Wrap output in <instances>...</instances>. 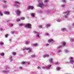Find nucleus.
Masks as SVG:
<instances>
[{"label":"nucleus","instance_id":"nucleus-37","mask_svg":"<svg viewBox=\"0 0 74 74\" xmlns=\"http://www.w3.org/2000/svg\"><path fill=\"white\" fill-rule=\"evenodd\" d=\"M61 46L60 45L59 46H58V48L59 49V48H61Z\"/></svg>","mask_w":74,"mask_h":74},{"label":"nucleus","instance_id":"nucleus-24","mask_svg":"<svg viewBox=\"0 0 74 74\" xmlns=\"http://www.w3.org/2000/svg\"><path fill=\"white\" fill-rule=\"evenodd\" d=\"M48 1V0H45L44 1V3H47V2Z\"/></svg>","mask_w":74,"mask_h":74},{"label":"nucleus","instance_id":"nucleus-47","mask_svg":"<svg viewBox=\"0 0 74 74\" xmlns=\"http://www.w3.org/2000/svg\"><path fill=\"white\" fill-rule=\"evenodd\" d=\"M20 26H22V25H23L22 24H20Z\"/></svg>","mask_w":74,"mask_h":74},{"label":"nucleus","instance_id":"nucleus-49","mask_svg":"<svg viewBox=\"0 0 74 74\" xmlns=\"http://www.w3.org/2000/svg\"><path fill=\"white\" fill-rule=\"evenodd\" d=\"M4 72H5V73H7V71H4Z\"/></svg>","mask_w":74,"mask_h":74},{"label":"nucleus","instance_id":"nucleus-52","mask_svg":"<svg viewBox=\"0 0 74 74\" xmlns=\"http://www.w3.org/2000/svg\"><path fill=\"white\" fill-rule=\"evenodd\" d=\"M47 35H49V34H47Z\"/></svg>","mask_w":74,"mask_h":74},{"label":"nucleus","instance_id":"nucleus-5","mask_svg":"<svg viewBox=\"0 0 74 74\" xmlns=\"http://www.w3.org/2000/svg\"><path fill=\"white\" fill-rule=\"evenodd\" d=\"M34 7L33 6H29L28 7V9H31L32 10L34 8Z\"/></svg>","mask_w":74,"mask_h":74},{"label":"nucleus","instance_id":"nucleus-16","mask_svg":"<svg viewBox=\"0 0 74 74\" xmlns=\"http://www.w3.org/2000/svg\"><path fill=\"white\" fill-rule=\"evenodd\" d=\"M52 60H53L51 58L50 59V60H49V62H51V63H53Z\"/></svg>","mask_w":74,"mask_h":74},{"label":"nucleus","instance_id":"nucleus-21","mask_svg":"<svg viewBox=\"0 0 74 74\" xmlns=\"http://www.w3.org/2000/svg\"><path fill=\"white\" fill-rule=\"evenodd\" d=\"M0 15H1V16H3V14L1 13V11H0Z\"/></svg>","mask_w":74,"mask_h":74},{"label":"nucleus","instance_id":"nucleus-18","mask_svg":"<svg viewBox=\"0 0 74 74\" xmlns=\"http://www.w3.org/2000/svg\"><path fill=\"white\" fill-rule=\"evenodd\" d=\"M65 13H68V14H69L70 13V11H66Z\"/></svg>","mask_w":74,"mask_h":74},{"label":"nucleus","instance_id":"nucleus-33","mask_svg":"<svg viewBox=\"0 0 74 74\" xmlns=\"http://www.w3.org/2000/svg\"><path fill=\"white\" fill-rule=\"evenodd\" d=\"M61 21V19H59L57 20V21L58 22H60Z\"/></svg>","mask_w":74,"mask_h":74},{"label":"nucleus","instance_id":"nucleus-2","mask_svg":"<svg viewBox=\"0 0 74 74\" xmlns=\"http://www.w3.org/2000/svg\"><path fill=\"white\" fill-rule=\"evenodd\" d=\"M21 13V12L20 10H17L15 11V13H17L18 15L20 16Z\"/></svg>","mask_w":74,"mask_h":74},{"label":"nucleus","instance_id":"nucleus-41","mask_svg":"<svg viewBox=\"0 0 74 74\" xmlns=\"http://www.w3.org/2000/svg\"><path fill=\"white\" fill-rule=\"evenodd\" d=\"M25 17L21 19V20H24L25 19Z\"/></svg>","mask_w":74,"mask_h":74},{"label":"nucleus","instance_id":"nucleus-15","mask_svg":"<svg viewBox=\"0 0 74 74\" xmlns=\"http://www.w3.org/2000/svg\"><path fill=\"white\" fill-rule=\"evenodd\" d=\"M51 66V65H49V66H48L47 67V69H50V68Z\"/></svg>","mask_w":74,"mask_h":74},{"label":"nucleus","instance_id":"nucleus-13","mask_svg":"<svg viewBox=\"0 0 74 74\" xmlns=\"http://www.w3.org/2000/svg\"><path fill=\"white\" fill-rule=\"evenodd\" d=\"M31 16H32V17H35V14L34 13L32 14H31Z\"/></svg>","mask_w":74,"mask_h":74},{"label":"nucleus","instance_id":"nucleus-12","mask_svg":"<svg viewBox=\"0 0 74 74\" xmlns=\"http://www.w3.org/2000/svg\"><path fill=\"white\" fill-rule=\"evenodd\" d=\"M48 56H49V55H45L44 56H43V57H44V58H45V57H48Z\"/></svg>","mask_w":74,"mask_h":74},{"label":"nucleus","instance_id":"nucleus-23","mask_svg":"<svg viewBox=\"0 0 74 74\" xmlns=\"http://www.w3.org/2000/svg\"><path fill=\"white\" fill-rule=\"evenodd\" d=\"M21 63H22V64H26V63H25L26 62H21Z\"/></svg>","mask_w":74,"mask_h":74},{"label":"nucleus","instance_id":"nucleus-45","mask_svg":"<svg viewBox=\"0 0 74 74\" xmlns=\"http://www.w3.org/2000/svg\"><path fill=\"white\" fill-rule=\"evenodd\" d=\"M46 45L47 46H48V45H49V44H48V43Z\"/></svg>","mask_w":74,"mask_h":74},{"label":"nucleus","instance_id":"nucleus-20","mask_svg":"<svg viewBox=\"0 0 74 74\" xmlns=\"http://www.w3.org/2000/svg\"><path fill=\"white\" fill-rule=\"evenodd\" d=\"M16 53L15 52H14L13 53L12 55L13 56H16Z\"/></svg>","mask_w":74,"mask_h":74},{"label":"nucleus","instance_id":"nucleus-51","mask_svg":"<svg viewBox=\"0 0 74 74\" xmlns=\"http://www.w3.org/2000/svg\"><path fill=\"white\" fill-rule=\"evenodd\" d=\"M73 25H74V23H73Z\"/></svg>","mask_w":74,"mask_h":74},{"label":"nucleus","instance_id":"nucleus-6","mask_svg":"<svg viewBox=\"0 0 74 74\" xmlns=\"http://www.w3.org/2000/svg\"><path fill=\"white\" fill-rule=\"evenodd\" d=\"M53 41V39H51L50 40H48V42L49 43L52 42Z\"/></svg>","mask_w":74,"mask_h":74},{"label":"nucleus","instance_id":"nucleus-44","mask_svg":"<svg viewBox=\"0 0 74 74\" xmlns=\"http://www.w3.org/2000/svg\"><path fill=\"white\" fill-rule=\"evenodd\" d=\"M13 24H11V25H10V26H11V27L13 26Z\"/></svg>","mask_w":74,"mask_h":74},{"label":"nucleus","instance_id":"nucleus-34","mask_svg":"<svg viewBox=\"0 0 74 74\" xmlns=\"http://www.w3.org/2000/svg\"><path fill=\"white\" fill-rule=\"evenodd\" d=\"M33 32L34 34H37V32H35V31H33Z\"/></svg>","mask_w":74,"mask_h":74},{"label":"nucleus","instance_id":"nucleus-42","mask_svg":"<svg viewBox=\"0 0 74 74\" xmlns=\"http://www.w3.org/2000/svg\"><path fill=\"white\" fill-rule=\"evenodd\" d=\"M6 2V1H3V3H5Z\"/></svg>","mask_w":74,"mask_h":74},{"label":"nucleus","instance_id":"nucleus-50","mask_svg":"<svg viewBox=\"0 0 74 74\" xmlns=\"http://www.w3.org/2000/svg\"><path fill=\"white\" fill-rule=\"evenodd\" d=\"M29 43V42H26V44H28Z\"/></svg>","mask_w":74,"mask_h":74},{"label":"nucleus","instance_id":"nucleus-29","mask_svg":"<svg viewBox=\"0 0 74 74\" xmlns=\"http://www.w3.org/2000/svg\"><path fill=\"white\" fill-rule=\"evenodd\" d=\"M41 66H40V65H39V66H38L37 67V69H39L40 68V67Z\"/></svg>","mask_w":74,"mask_h":74},{"label":"nucleus","instance_id":"nucleus-3","mask_svg":"<svg viewBox=\"0 0 74 74\" xmlns=\"http://www.w3.org/2000/svg\"><path fill=\"white\" fill-rule=\"evenodd\" d=\"M31 25L30 24H27L25 26V27H27L28 28H31Z\"/></svg>","mask_w":74,"mask_h":74},{"label":"nucleus","instance_id":"nucleus-30","mask_svg":"<svg viewBox=\"0 0 74 74\" xmlns=\"http://www.w3.org/2000/svg\"><path fill=\"white\" fill-rule=\"evenodd\" d=\"M39 28H42V25H39Z\"/></svg>","mask_w":74,"mask_h":74},{"label":"nucleus","instance_id":"nucleus-4","mask_svg":"<svg viewBox=\"0 0 74 74\" xmlns=\"http://www.w3.org/2000/svg\"><path fill=\"white\" fill-rule=\"evenodd\" d=\"M44 5L42 3H39V7L41 8H42V7L44 6Z\"/></svg>","mask_w":74,"mask_h":74},{"label":"nucleus","instance_id":"nucleus-27","mask_svg":"<svg viewBox=\"0 0 74 74\" xmlns=\"http://www.w3.org/2000/svg\"><path fill=\"white\" fill-rule=\"evenodd\" d=\"M50 26V24H48L47 25V27H49Z\"/></svg>","mask_w":74,"mask_h":74},{"label":"nucleus","instance_id":"nucleus-38","mask_svg":"<svg viewBox=\"0 0 74 74\" xmlns=\"http://www.w3.org/2000/svg\"><path fill=\"white\" fill-rule=\"evenodd\" d=\"M61 6L62 7H65V5H61Z\"/></svg>","mask_w":74,"mask_h":74},{"label":"nucleus","instance_id":"nucleus-35","mask_svg":"<svg viewBox=\"0 0 74 74\" xmlns=\"http://www.w3.org/2000/svg\"><path fill=\"white\" fill-rule=\"evenodd\" d=\"M59 64V63L58 62H56L55 63V64L57 65H58Z\"/></svg>","mask_w":74,"mask_h":74},{"label":"nucleus","instance_id":"nucleus-28","mask_svg":"<svg viewBox=\"0 0 74 74\" xmlns=\"http://www.w3.org/2000/svg\"><path fill=\"white\" fill-rule=\"evenodd\" d=\"M36 56L35 55H33L32 56V58L35 57Z\"/></svg>","mask_w":74,"mask_h":74},{"label":"nucleus","instance_id":"nucleus-14","mask_svg":"<svg viewBox=\"0 0 74 74\" xmlns=\"http://www.w3.org/2000/svg\"><path fill=\"white\" fill-rule=\"evenodd\" d=\"M15 3L16 4H20V3L17 1H15Z\"/></svg>","mask_w":74,"mask_h":74},{"label":"nucleus","instance_id":"nucleus-17","mask_svg":"<svg viewBox=\"0 0 74 74\" xmlns=\"http://www.w3.org/2000/svg\"><path fill=\"white\" fill-rule=\"evenodd\" d=\"M1 55L2 56H4V53H1Z\"/></svg>","mask_w":74,"mask_h":74},{"label":"nucleus","instance_id":"nucleus-40","mask_svg":"<svg viewBox=\"0 0 74 74\" xmlns=\"http://www.w3.org/2000/svg\"><path fill=\"white\" fill-rule=\"evenodd\" d=\"M20 21V19H17V20H16V21L18 22Z\"/></svg>","mask_w":74,"mask_h":74},{"label":"nucleus","instance_id":"nucleus-8","mask_svg":"<svg viewBox=\"0 0 74 74\" xmlns=\"http://www.w3.org/2000/svg\"><path fill=\"white\" fill-rule=\"evenodd\" d=\"M5 14H6V15H8L10 14V12H6L4 13Z\"/></svg>","mask_w":74,"mask_h":74},{"label":"nucleus","instance_id":"nucleus-48","mask_svg":"<svg viewBox=\"0 0 74 74\" xmlns=\"http://www.w3.org/2000/svg\"><path fill=\"white\" fill-rule=\"evenodd\" d=\"M61 52V51L60 50V51H58V52Z\"/></svg>","mask_w":74,"mask_h":74},{"label":"nucleus","instance_id":"nucleus-1","mask_svg":"<svg viewBox=\"0 0 74 74\" xmlns=\"http://www.w3.org/2000/svg\"><path fill=\"white\" fill-rule=\"evenodd\" d=\"M29 50V52H31L32 51V49L30 48H29L27 49H23V50Z\"/></svg>","mask_w":74,"mask_h":74},{"label":"nucleus","instance_id":"nucleus-26","mask_svg":"<svg viewBox=\"0 0 74 74\" xmlns=\"http://www.w3.org/2000/svg\"><path fill=\"white\" fill-rule=\"evenodd\" d=\"M8 34H5V38H7L8 37Z\"/></svg>","mask_w":74,"mask_h":74},{"label":"nucleus","instance_id":"nucleus-43","mask_svg":"<svg viewBox=\"0 0 74 74\" xmlns=\"http://www.w3.org/2000/svg\"><path fill=\"white\" fill-rule=\"evenodd\" d=\"M70 58L71 59H73V58L72 57H70Z\"/></svg>","mask_w":74,"mask_h":74},{"label":"nucleus","instance_id":"nucleus-53","mask_svg":"<svg viewBox=\"0 0 74 74\" xmlns=\"http://www.w3.org/2000/svg\"><path fill=\"white\" fill-rule=\"evenodd\" d=\"M73 67H74V65H73Z\"/></svg>","mask_w":74,"mask_h":74},{"label":"nucleus","instance_id":"nucleus-25","mask_svg":"<svg viewBox=\"0 0 74 74\" xmlns=\"http://www.w3.org/2000/svg\"><path fill=\"white\" fill-rule=\"evenodd\" d=\"M4 44V43L2 42V43H1V44L0 45L2 46V45H3Z\"/></svg>","mask_w":74,"mask_h":74},{"label":"nucleus","instance_id":"nucleus-36","mask_svg":"<svg viewBox=\"0 0 74 74\" xmlns=\"http://www.w3.org/2000/svg\"><path fill=\"white\" fill-rule=\"evenodd\" d=\"M62 2L63 3H65L66 2L65 0H62Z\"/></svg>","mask_w":74,"mask_h":74},{"label":"nucleus","instance_id":"nucleus-31","mask_svg":"<svg viewBox=\"0 0 74 74\" xmlns=\"http://www.w3.org/2000/svg\"><path fill=\"white\" fill-rule=\"evenodd\" d=\"M19 69L20 70H22V67L21 66H20V67H19Z\"/></svg>","mask_w":74,"mask_h":74},{"label":"nucleus","instance_id":"nucleus-39","mask_svg":"<svg viewBox=\"0 0 74 74\" xmlns=\"http://www.w3.org/2000/svg\"><path fill=\"white\" fill-rule=\"evenodd\" d=\"M36 36L38 38H39V35H38V34H36Z\"/></svg>","mask_w":74,"mask_h":74},{"label":"nucleus","instance_id":"nucleus-32","mask_svg":"<svg viewBox=\"0 0 74 74\" xmlns=\"http://www.w3.org/2000/svg\"><path fill=\"white\" fill-rule=\"evenodd\" d=\"M68 16H69V15L68 14H67L66 15V16L65 17V18H67Z\"/></svg>","mask_w":74,"mask_h":74},{"label":"nucleus","instance_id":"nucleus-9","mask_svg":"<svg viewBox=\"0 0 74 74\" xmlns=\"http://www.w3.org/2000/svg\"><path fill=\"white\" fill-rule=\"evenodd\" d=\"M69 62L70 63H72L73 62H74V61L73 60H70L69 61Z\"/></svg>","mask_w":74,"mask_h":74},{"label":"nucleus","instance_id":"nucleus-10","mask_svg":"<svg viewBox=\"0 0 74 74\" xmlns=\"http://www.w3.org/2000/svg\"><path fill=\"white\" fill-rule=\"evenodd\" d=\"M66 30V29L65 28H62L61 30L62 32H64V31Z\"/></svg>","mask_w":74,"mask_h":74},{"label":"nucleus","instance_id":"nucleus-11","mask_svg":"<svg viewBox=\"0 0 74 74\" xmlns=\"http://www.w3.org/2000/svg\"><path fill=\"white\" fill-rule=\"evenodd\" d=\"M61 69V68L60 67H59L57 66L56 67V69H57L58 70H60Z\"/></svg>","mask_w":74,"mask_h":74},{"label":"nucleus","instance_id":"nucleus-22","mask_svg":"<svg viewBox=\"0 0 74 74\" xmlns=\"http://www.w3.org/2000/svg\"><path fill=\"white\" fill-rule=\"evenodd\" d=\"M34 47H36V46H38L37 44H35L34 45Z\"/></svg>","mask_w":74,"mask_h":74},{"label":"nucleus","instance_id":"nucleus-7","mask_svg":"<svg viewBox=\"0 0 74 74\" xmlns=\"http://www.w3.org/2000/svg\"><path fill=\"white\" fill-rule=\"evenodd\" d=\"M66 45V43L65 42H62V46H65Z\"/></svg>","mask_w":74,"mask_h":74},{"label":"nucleus","instance_id":"nucleus-46","mask_svg":"<svg viewBox=\"0 0 74 74\" xmlns=\"http://www.w3.org/2000/svg\"><path fill=\"white\" fill-rule=\"evenodd\" d=\"M46 68L45 67H42V69H44V68Z\"/></svg>","mask_w":74,"mask_h":74},{"label":"nucleus","instance_id":"nucleus-19","mask_svg":"<svg viewBox=\"0 0 74 74\" xmlns=\"http://www.w3.org/2000/svg\"><path fill=\"white\" fill-rule=\"evenodd\" d=\"M70 41H71V42H74V39H71Z\"/></svg>","mask_w":74,"mask_h":74}]
</instances>
